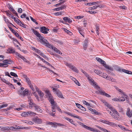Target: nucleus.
Segmentation results:
<instances>
[{
	"label": "nucleus",
	"mask_w": 132,
	"mask_h": 132,
	"mask_svg": "<svg viewBox=\"0 0 132 132\" xmlns=\"http://www.w3.org/2000/svg\"><path fill=\"white\" fill-rule=\"evenodd\" d=\"M52 40H53L54 42H57L60 44H62V42L60 41L57 40L56 39H52Z\"/></svg>",
	"instance_id": "42"
},
{
	"label": "nucleus",
	"mask_w": 132,
	"mask_h": 132,
	"mask_svg": "<svg viewBox=\"0 0 132 132\" xmlns=\"http://www.w3.org/2000/svg\"><path fill=\"white\" fill-rule=\"evenodd\" d=\"M45 92L46 94V95L48 98V100L52 104H54V101L50 91L48 90H46L45 91Z\"/></svg>",
	"instance_id": "2"
},
{
	"label": "nucleus",
	"mask_w": 132,
	"mask_h": 132,
	"mask_svg": "<svg viewBox=\"0 0 132 132\" xmlns=\"http://www.w3.org/2000/svg\"><path fill=\"white\" fill-rule=\"evenodd\" d=\"M122 71L123 72L128 74L132 75V72L128 70L125 69H122Z\"/></svg>",
	"instance_id": "30"
},
{
	"label": "nucleus",
	"mask_w": 132,
	"mask_h": 132,
	"mask_svg": "<svg viewBox=\"0 0 132 132\" xmlns=\"http://www.w3.org/2000/svg\"><path fill=\"white\" fill-rule=\"evenodd\" d=\"M0 79L3 82L5 83L6 84L8 85L9 82L7 81L6 79L2 78L1 77H0Z\"/></svg>",
	"instance_id": "31"
},
{
	"label": "nucleus",
	"mask_w": 132,
	"mask_h": 132,
	"mask_svg": "<svg viewBox=\"0 0 132 132\" xmlns=\"http://www.w3.org/2000/svg\"><path fill=\"white\" fill-rule=\"evenodd\" d=\"M65 119L70 122L71 124H73L74 125H75L74 123V122L72 119H70L67 117H65Z\"/></svg>",
	"instance_id": "37"
},
{
	"label": "nucleus",
	"mask_w": 132,
	"mask_h": 132,
	"mask_svg": "<svg viewBox=\"0 0 132 132\" xmlns=\"http://www.w3.org/2000/svg\"><path fill=\"white\" fill-rule=\"evenodd\" d=\"M63 30L65 31L66 33L69 34V35H72V33L69 30L65 28H63Z\"/></svg>",
	"instance_id": "35"
},
{
	"label": "nucleus",
	"mask_w": 132,
	"mask_h": 132,
	"mask_svg": "<svg viewBox=\"0 0 132 132\" xmlns=\"http://www.w3.org/2000/svg\"><path fill=\"white\" fill-rule=\"evenodd\" d=\"M16 56H17L18 57L20 58L22 56L19 53H18L17 52H15V53Z\"/></svg>",
	"instance_id": "53"
},
{
	"label": "nucleus",
	"mask_w": 132,
	"mask_h": 132,
	"mask_svg": "<svg viewBox=\"0 0 132 132\" xmlns=\"http://www.w3.org/2000/svg\"><path fill=\"white\" fill-rule=\"evenodd\" d=\"M34 105H35L34 106V107L36 111L41 112L42 111V110L41 109V108L39 106H36L35 104Z\"/></svg>",
	"instance_id": "26"
},
{
	"label": "nucleus",
	"mask_w": 132,
	"mask_h": 132,
	"mask_svg": "<svg viewBox=\"0 0 132 132\" xmlns=\"http://www.w3.org/2000/svg\"><path fill=\"white\" fill-rule=\"evenodd\" d=\"M63 12L62 11H61L58 12H57L54 13V15H62V14L63 13Z\"/></svg>",
	"instance_id": "34"
},
{
	"label": "nucleus",
	"mask_w": 132,
	"mask_h": 132,
	"mask_svg": "<svg viewBox=\"0 0 132 132\" xmlns=\"http://www.w3.org/2000/svg\"><path fill=\"white\" fill-rule=\"evenodd\" d=\"M98 91L100 94L102 95H104L108 97H111L110 95L106 93L103 90L100 89L98 90Z\"/></svg>",
	"instance_id": "12"
},
{
	"label": "nucleus",
	"mask_w": 132,
	"mask_h": 132,
	"mask_svg": "<svg viewBox=\"0 0 132 132\" xmlns=\"http://www.w3.org/2000/svg\"><path fill=\"white\" fill-rule=\"evenodd\" d=\"M101 75H102L101 76L103 78L105 79L107 76V75L104 73H102Z\"/></svg>",
	"instance_id": "44"
},
{
	"label": "nucleus",
	"mask_w": 132,
	"mask_h": 132,
	"mask_svg": "<svg viewBox=\"0 0 132 132\" xmlns=\"http://www.w3.org/2000/svg\"><path fill=\"white\" fill-rule=\"evenodd\" d=\"M31 30H32V32L34 33L37 37H38L42 41L43 43V41L45 40H43V37L36 30L34 29H31Z\"/></svg>",
	"instance_id": "5"
},
{
	"label": "nucleus",
	"mask_w": 132,
	"mask_h": 132,
	"mask_svg": "<svg viewBox=\"0 0 132 132\" xmlns=\"http://www.w3.org/2000/svg\"><path fill=\"white\" fill-rule=\"evenodd\" d=\"M96 60L98 62H100L103 65L105 63V62L103 60H102L101 59L98 57L96 58Z\"/></svg>",
	"instance_id": "27"
},
{
	"label": "nucleus",
	"mask_w": 132,
	"mask_h": 132,
	"mask_svg": "<svg viewBox=\"0 0 132 132\" xmlns=\"http://www.w3.org/2000/svg\"><path fill=\"white\" fill-rule=\"evenodd\" d=\"M38 54L43 57H46V56L44 55V54L40 51Z\"/></svg>",
	"instance_id": "57"
},
{
	"label": "nucleus",
	"mask_w": 132,
	"mask_h": 132,
	"mask_svg": "<svg viewBox=\"0 0 132 132\" xmlns=\"http://www.w3.org/2000/svg\"><path fill=\"white\" fill-rule=\"evenodd\" d=\"M119 101L122 102L124 101L125 100V99L123 98V97H121L120 98H119Z\"/></svg>",
	"instance_id": "61"
},
{
	"label": "nucleus",
	"mask_w": 132,
	"mask_h": 132,
	"mask_svg": "<svg viewBox=\"0 0 132 132\" xmlns=\"http://www.w3.org/2000/svg\"><path fill=\"white\" fill-rule=\"evenodd\" d=\"M118 107L119 108V110L120 112L122 111V109L121 106V105H118Z\"/></svg>",
	"instance_id": "50"
},
{
	"label": "nucleus",
	"mask_w": 132,
	"mask_h": 132,
	"mask_svg": "<svg viewBox=\"0 0 132 132\" xmlns=\"http://www.w3.org/2000/svg\"><path fill=\"white\" fill-rule=\"evenodd\" d=\"M80 125L84 128L88 130H89L93 132H95L96 131V130L94 129L85 125L82 123H80Z\"/></svg>",
	"instance_id": "8"
},
{
	"label": "nucleus",
	"mask_w": 132,
	"mask_h": 132,
	"mask_svg": "<svg viewBox=\"0 0 132 132\" xmlns=\"http://www.w3.org/2000/svg\"><path fill=\"white\" fill-rule=\"evenodd\" d=\"M99 129L101 130L102 131H104V132H108V131L106 129L102 128L101 127H99Z\"/></svg>",
	"instance_id": "43"
},
{
	"label": "nucleus",
	"mask_w": 132,
	"mask_h": 132,
	"mask_svg": "<svg viewBox=\"0 0 132 132\" xmlns=\"http://www.w3.org/2000/svg\"><path fill=\"white\" fill-rule=\"evenodd\" d=\"M83 102L84 104H85L87 106H90V105L85 101H83Z\"/></svg>",
	"instance_id": "54"
},
{
	"label": "nucleus",
	"mask_w": 132,
	"mask_h": 132,
	"mask_svg": "<svg viewBox=\"0 0 132 132\" xmlns=\"http://www.w3.org/2000/svg\"><path fill=\"white\" fill-rule=\"evenodd\" d=\"M94 71L95 73L98 75L101 76L102 75V72L101 71H99L97 70H94Z\"/></svg>",
	"instance_id": "33"
},
{
	"label": "nucleus",
	"mask_w": 132,
	"mask_h": 132,
	"mask_svg": "<svg viewBox=\"0 0 132 132\" xmlns=\"http://www.w3.org/2000/svg\"><path fill=\"white\" fill-rule=\"evenodd\" d=\"M7 53H15V51L14 49L12 48V47H10L8 48L7 50Z\"/></svg>",
	"instance_id": "19"
},
{
	"label": "nucleus",
	"mask_w": 132,
	"mask_h": 132,
	"mask_svg": "<svg viewBox=\"0 0 132 132\" xmlns=\"http://www.w3.org/2000/svg\"><path fill=\"white\" fill-rule=\"evenodd\" d=\"M97 7L96 6V5H95L93 7H89L88 8V9L90 10H92L95 9H97Z\"/></svg>",
	"instance_id": "40"
},
{
	"label": "nucleus",
	"mask_w": 132,
	"mask_h": 132,
	"mask_svg": "<svg viewBox=\"0 0 132 132\" xmlns=\"http://www.w3.org/2000/svg\"><path fill=\"white\" fill-rule=\"evenodd\" d=\"M88 109L90 111H92V113L93 114H95L97 115H99L100 114V113L95 110L89 107L88 108Z\"/></svg>",
	"instance_id": "20"
},
{
	"label": "nucleus",
	"mask_w": 132,
	"mask_h": 132,
	"mask_svg": "<svg viewBox=\"0 0 132 132\" xmlns=\"http://www.w3.org/2000/svg\"><path fill=\"white\" fill-rule=\"evenodd\" d=\"M63 20L65 22H68L69 23H71L72 22V20L71 19L67 17H64L63 18Z\"/></svg>",
	"instance_id": "21"
},
{
	"label": "nucleus",
	"mask_w": 132,
	"mask_h": 132,
	"mask_svg": "<svg viewBox=\"0 0 132 132\" xmlns=\"http://www.w3.org/2000/svg\"><path fill=\"white\" fill-rule=\"evenodd\" d=\"M86 77L87 78V79L91 82L93 80L91 78V77L88 75H87Z\"/></svg>",
	"instance_id": "41"
},
{
	"label": "nucleus",
	"mask_w": 132,
	"mask_h": 132,
	"mask_svg": "<svg viewBox=\"0 0 132 132\" xmlns=\"http://www.w3.org/2000/svg\"><path fill=\"white\" fill-rule=\"evenodd\" d=\"M28 101L29 103V104L31 105H34V104L33 103L32 101L31 100H28Z\"/></svg>",
	"instance_id": "56"
},
{
	"label": "nucleus",
	"mask_w": 132,
	"mask_h": 132,
	"mask_svg": "<svg viewBox=\"0 0 132 132\" xmlns=\"http://www.w3.org/2000/svg\"><path fill=\"white\" fill-rule=\"evenodd\" d=\"M28 90L27 89H26L23 90V96H25L28 93Z\"/></svg>",
	"instance_id": "46"
},
{
	"label": "nucleus",
	"mask_w": 132,
	"mask_h": 132,
	"mask_svg": "<svg viewBox=\"0 0 132 132\" xmlns=\"http://www.w3.org/2000/svg\"><path fill=\"white\" fill-rule=\"evenodd\" d=\"M17 20H16V19L14 20L16 22L17 24H19L20 23V22H21V21L18 18H17Z\"/></svg>",
	"instance_id": "52"
},
{
	"label": "nucleus",
	"mask_w": 132,
	"mask_h": 132,
	"mask_svg": "<svg viewBox=\"0 0 132 132\" xmlns=\"http://www.w3.org/2000/svg\"><path fill=\"white\" fill-rule=\"evenodd\" d=\"M46 123L47 124L51 125L52 126L54 127H56L57 126L62 127H64L65 126L64 124L57 123L55 122H51L48 121L46 122Z\"/></svg>",
	"instance_id": "4"
},
{
	"label": "nucleus",
	"mask_w": 132,
	"mask_h": 132,
	"mask_svg": "<svg viewBox=\"0 0 132 132\" xmlns=\"http://www.w3.org/2000/svg\"><path fill=\"white\" fill-rule=\"evenodd\" d=\"M99 121L105 124H106L110 126H112L114 124L113 122H110L108 120H105L104 119H100L99 120Z\"/></svg>",
	"instance_id": "7"
},
{
	"label": "nucleus",
	"mask_w": 132,
	"mask_h": 132,
	"mask_svg": "<svg viewBox=\"0 0 132 132\" xmlns=\"http://www.w3.org/2000/svg\"><path fill=\"white\" fill-rule=\"evenodd\" d=\"M130 109L129 108H128L126 113V114L128 117L130 118L131 117V115H130Z\"/></svg>",
	"instance_id": "29"
},
{
	"label": "nucleus",
	"mask_w": 132,
	"mask_h": 132,
	"mask_svg": "<svg viewBox=\"0 0 132 132\" xmlns=\"http://www.w3.org/2000/svg\"><path fill=\"white\" fill-rule=\"evenodd\" d=\"M9 8L11 11H12V10L14 9L12 6L11 5L9 4Z\"/></svg>",
	"instance_id": "60"
},
{
	"label": "nucleus",
	"mask_w": 132,
	"mask_h": 132,
	"mask_svg": "<svg viewBox=\"0 0 132 132\" xmlns=\"http://www.w3.org/2000/svg\"><path fill=\"white\" fill-rule=\"evenodd\" d=\"M88 42L87 40L86 39L83 45L84 49V50H86L88 46Z\"/></svg>",
	"instance_id": "24"
},
{
	"label": "nucleus",
	"mask_w": 132,
	"mask_h": 132,
	"mask_svg": "<svg viewBox=\"0 0 132 132\" xmlns=\"http://www.w3.org/2000/svg\"><path fill=\"white\" fill-rule=\"evenodd\" d=\"M77 29L80 34L83 37H84V33L83 32L82 29L81 28L78 27Z\"/></svg>",
	"instance_id": "25"
},
{
	"label": "nucleus",
	"mask_w": 132,
	"mask_h": 132,
	"mask_svg": "<svg viewBox=\"0 0 132 132\" xmlns=\"http://www.w3.org/2000/svg\"><path fill=\"white\" fill-rule=\"evenodd\" d=\"M66 65L67 66H68L70 68L73 70V71L75 72H78V70L75 67L72 65L68 63H67Z\"/></svg>",
	"instance_id": "13"
},
{
	"label": "nucleus",
	"mask_w": 132,
	"mask_h": 132,
	"mask_svg": "<svg viewBox=\"0 0 132 132\" xmlns=\"http://www.w3.org/2000/svg\"><path fill=\"white\" fill-rule=\"evenodd\" d=\"M9 28L12 32L16 36L18 35V33L14 30L12 29L11 28Z\"/></svg>",
	"instance_id": "38"
},
{
	"label": "nucleus",
	"mask_w": 132,
	"mask_h": 132,
	"mask_svg": "<svg viewBox=\"0 0 132 132\" xmlns=\"http://www.w3.org/2000/svg\"><path fill=\"white\" fill-rule=\"evenodd\" d=\"M111 110L113 112V114H112V117L114 119L118 120L119 119L118 117L119 116V114L118 113V115H117L116 113H114V112L113 110Z\"/></svg>",
	"instance_id": "16"
},
{
	"label": "nucleus",
	"mask_w": 132,
	"mask_h": 132,
	"mask_svg": "<svg viewBox=\"0 0 132 132\" xmlns=\"http://www.w3.org/2000/svg\"><path fill=\"white\" fill-rule=\"evenodd\" d=\"M49 30V29L46 28L45 27H42L40 28V31L44 34H47L48 33L47 31Z\"/></svg>",
	"instance_id": "10"
},
{
	"label": "nucleus",
	"mask_w": 132,
	"mask_h": 132,
	"mask_svg": "<svg viewBox=\"0 0 132 132\" xmlns=\"http://www.w3.org/2000/svg\"><path fill=\"white\" fill-rule=\"evenodd\" d=\"M69 116H71V117H73L78 118L79 119H81V118L80 117H79L78 116H75V114H72L71 113L69 112H68L66 113Z\"/></svg>",
	"instance_id": "17"
},
{
	"label": "nucleus",
	"mask_w": 132,
	"mask_h": 132,
	"mask_svg": "<svg viewBox=\"0 0 132 132\" xmlns=\"http://www.w3.org/2000/svg\"><path fill=\"white\" fill-rule=\"evenodd\" d=\"M32 120L34 121L35 123L37 124H40L42 122V119L37 117L33 118Z\"/></svg>",
	"instance_id": "9"
},
{
	"label": "nucleus",
	"mask_w": 132,
	"mask_h": 132,
	"mask_svg": "<svg viewBox=\"0 0 132 132\" xmlns=\"http://www.w3.org/2000/svg\"><path fill=\"white\" fill-rule=\"evenodd\" d=\"M74 79L75 80V83H76V84L78 85V86H80V84L79 83V82L76 79H75V78H74Z\"/></svg>",
	"instance_id": "49"
},
{
	"label": "nucleus",
	"mask_w": 132,
	"mask_h": 132,
	"mask_svg": "<svg viewBox=\"0 0 132 132\" xmlns=\"http://www.w3.org/2000/svg\"><path fill=\"white\" fill-rule=\"evenodd\" d=\"M118 127L121 128L123 131H129L128 129H126V128L122 126L121 125H118Z\"/></svg>",
	"instance_id": "28"
},
{
	"label": "nucleus",
	"mask_w": 132,
	"mask_h": 132,
	"mask_svg": "<svg viewBox=\"0 0 132 132\" xmlns=\"http://www.w3.org/2000/svg\"><path fill=\"white\" fill-rule=\"evenodd\" d=\"M103 65L106 69L108 70H107V72L109 74H110L111 75H113V73L111 72V71H113V69L112 67L106 65V63Z\"/></svg>",
	"instance_id": "6"
},
{
	"label": "nucleus",
	"mask_w": 132,
	"mask_h": 132,
	"mask_svg": "<svg viewBox=\"0 0 132 132\" xmlns=\"http://www.w3.org/2000/svg\"><path fill=\"white\" fill-rule=\"evenodd\" d=\"M115 69L116 70L120 72H121V71H122V70L120 67L117 66L115 67Z\"/></svg>",
	"instance_id": "39"
},
{
	"label": "nucleus",
	"mask_w": 132,
	"mask_h": 132,
	"mask_svg": "<svg viewBox=\"0 0 132 132\" xmlns=\"http://www.w3.org/2000/svg\"><path fill=\"white\" fill-rule=\"evenodd\" d=\"M52 49L54 50V51L56 52H57L58 50L57 48L54 47H52Z\"/></svg>",
	"instance_id": "64"
},
{
	"label": "nucleus",
	"mask_w": 132,
	"mask_h": 132,
	"mask_svg": "<svg viewBox=\"0 0 132 132\" xmlns=\"http://www.w3.org/2000/svg\"><path fill=\"white\" fill-rule=\"evenodd\" d=\"M8 85L9 86H10L11 88H12L14 89L15 88V87L13 85H12V84H11V83H10V82H9V83H8Z\"/></svg>",
	"instance_id": "62"
},
{
	"label": "nucleus",
	"mask_w": 132,
	"mask_h": 132,
	"mask_svg": "<svg viewBox=\"0 0 132 132\" xmlns=\"http://www.w3.org/2000/svg\"><path fill=\"white\" fill-rule=\"evenodd\" d=\"M38 54L43 57H46V56L44 55V54L40 51Z\"/></svg>",
	"instance_id": "59"
},
{
	"label": "nucleus",
	"mask_w": 132,
	"mask_h": 132,
	"mask_svg": "<svg viewBox=\"0 0 132 132\" xmlns=\"http://www.w3.org/2000/svg\"><path fill=\"white\" fill-rule=\"evenodd\" d=\"M38 54L43 57H46V56L44 55V54L40 51Z\"/></svg>",
	"instance_id": "58"
},
{
	"label": "nucleus",
	"mask_w": 132,
	"mask_h": 132,
	"mask_svg": "<svg viewBox=\"0 0 132 132\" xmlns=\"http://www.w3.org/2000/svg\"><path fill=\"white\" fill-rule=\"evenodd\" d=\"M35 88L36 89V91L37 92L39 95L40 96V97H43L44 94L43 93L41 92V91L39 90L37 86H35Z\"/></svg>",
	"instance_id": "14"
},
{
	"label": "nucleus",
	"mask_w": 132,
	"mask_h": 132,
	"mask_svg": "<svg viewBox=\"0 0 132 132\" xmlns=\"http://www.w3.org/2000/svg\"><path fill=\"white\" fill-rule=\"evenodd\" d=\"M66 7L65 6L63 5L59 7L53 9V10L56 11H59L65 9Z\"/></svg>",
	"instance_id": "18"
},
{
	"label": "nucleus",
	"mask_w": 132,
	"mask_h": 132,
	"mask_svg": "<svg viewBox=\"0 0 132 132\" xmlns=\"http://www.w3.org/2000/svg\"><path fill=\"white\" fill-rule=\"evenodd\" d=\"M43 44H44L45 45L48 47L52 49L53 47L46 40H44L43 41Z\"/></svg>",
	"instance_id": "15"
},
{
	"label": "nucleus",
	"mask_w": 132,
	"mask_h": 132,
	"mask_svg": "<svg viewBox=\"0 0 132 132\" xmlns=\"http://www.w3.org/2000/svg\"><path fill=\"white\" fill-rule=\"evenodd\" d=\"M26 80L29 85H30L31 84V81H30L29 79L28 78L26 79Z\"/></svg>",
	"instance_id": "51"
},
{
	"label": "nucleus",
	"mask_w": 132,
	"mask_h": 132,
	"mask_svg": "<svg viewBox=\"0 0 132 132\" xmlns=\"http://www.w3.org/2000/svg\"><path fill=\"white\" fill-rule=\"evenodd\" d=\"M76 104L78 108L80 109L81 110L84 111H86L85 108L80 104L78 103H76Z\"/></svg>",
	"instance_id": "23"
},
{
	"label": "nucleus",
	"mask_w": 132,
	"mask_h": 132,
	"mask_svg": "<svg viewBox=\"0 0 132 132\" xmlns=\"http://www.w3.org/2000/svg\"><path fill=\"white\" fill-rule=\"evenodd\" d=\"M102 102L106 106L109 108L111 110H113L114 112L118 115V112L116 111V110L115 109H114L110 105L106 102L105 100H102Z\"/></svg>",
	"instance_id": "3"
},
{
	"label": "nucleus",
	"mask_w": 132,
	"mask_h": 132,
	"mask_svg": "<svg viewBox=\"0 0 132 132\" xmlns=\"http://www.w3.org/2000/svg\"><path fill=\"white\" fill-rule=\"evenodd\" d=\"M18 93L20 95H23V91L20 90L18 92Z\"/></svg>",
	"instance_id": "47"
},
{
	"label": "nucleus",
	"mask_w": 132,
	"mask_h": 132,
	"mask_svg": "<svg viewBox=\"0 0 132 132\" xmlns=\"http://www.w3.org/2000/svg\"><path fill=\"white\" fill-rule=\"evenodd\" d=\"M24 127H21L18 126L17 127L15 128L12 126H6V127H0L1 130L3 131L5 130H13L15 131L16 130H19L21 129H24Z\"/></svg>",
	"instance_id": "1"
},
{
	"label": "nucleus",
	"mask_w": 132,
	"mask_h": 132,
	"mask_svg": "<svg viewBox=\"0 0 132 132\" xmlns=\"http://www.w3.org/2000/svg\"><path fill=\"white\" fill-rule=\"evenodd\" d=\"M19 24L20 26L23 27V28H26V26L24 24H23L21 22H20V23Z\"/></svg>",
	"instance_id": "55"
},
{
	"label": "nucleus",
	"mask_w": 132,
	"mask_h": 132,
	"mask_svg": "<svg viewBox=\"0 0 132 132\" xmlns=\"http://www.w3.org/2000/svg\"><path fill=\"white\" fill-rule=\"evenodd\" d=\"M10 74L12 76H13L15 77H18L17 75L14 72H11L10 73Z\"/></svg>",
	"instance_id": "45"
},
{
	"label": "nucleus",
	"mask_w": 132,
	"mask_h": 132,
	"mask_svg": "<svg viewBox=\"0 0 132 132\" xmlns=\"http://www.w3.org/2000/svg\"><path fill=\"white\" fill-rule=\"evenodd\" d=\"M56 93L57 94V95L58 96L62 98H64L63 96V95L61 92L59 90H58L57 91H56Z\"/></svg>",
	"instance_id": "22"
},
{
	"label": "nucleus",
	"mask_w": 132,
	"mask_h": 132,
	"mask_svg": "<svg viewBox=\"0 0 132 132\" xmlns=\"http://www.w3.org/2000/svg\"><path fill=\"white\" fill-rule=\"evenodd\" d=\"M3 67H7L8 66L7 64H10L11 63V61L8 60H4L3 61Z\"/></svg>",
	"instance_id": "11"
},
{
	"label": "nucleus",
	"mask_w": 132,
	"mask_h": 132,
	"mask_svg": "<svg viewBox=\"0 0 132 132\" xmlns=\"http://www.w3.org/2000/svg\"><path fill=\"white\" fill-rule=\"evenodd\" d=\"M28 116H35L36 115V114L33 112H32L31 111H29L28 112Z\"/></svg>",
	"instance_id": "32"
},
{
	"label": "nucleus",
	"mask_w": 132,
	"mask_h": 132,
	"mask_svg": "<svg viewBox=\"0 0 132 132\" xmlns=\"http://www.w3.org/2000/svg\"><path fill=\"white\" fill-rule=\"evenodd\" d=\"M4 20L5 21L6 23H9V21L8 19H6V18L5 17H4Z\"/></svg>",
	"instance_id": "63"
},
{
	"label": "nucleus",
	"mask_w": 132,
	"mask_h": 132,
	"mask_svg": "<svg viewBox=\"0 0 132 132\" xmlns=\"http://www.w3.org/2000/svg\"><path fill=\"white\" fill-rule=\"evenodd\" d=\"M21 58L22 59L24 62L27 63H28L29 62V61H28L25 57H24L23 56L21 57Z\"/></svg>",
	"instance_id": "48"
},
{
	"label": "nucleus",
	"mask_w": 132,
	"mask_h": 132,
	"mask_svg": "<svg viewBox=\"0 0 132 132\" xmlns=\"http://www.w3.org/2000/svg\"><path fill=\"white\" fill-rule=\"evenodd\" d=\"M28 112H25L21 113V115L23 117H26L28 116Z\"/></svg>",
	"instance_id": "36"
}]
</instances>
